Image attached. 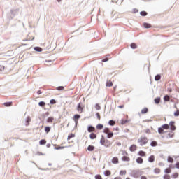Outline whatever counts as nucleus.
<instances>
[{
	"label": "nucleus",
	"instance_id": "nucleus-1",
	"mask_svg": "<svg viewBox=\"0 0 179 179\" xmlns=\"http://www.w3.org/2000/svg\"><path fill=\"white\" fill-rule=\"evenodd\" d=\"M103 134H106L107 135L108 139H111L113 136H114V133L113 131H110V129L108 127H106L103 129Z\"/></svg>",
	"mask_w": 179,
	"mask_h": 179
},
{
	"label": "nucleus",
	"instance_id": "nucleus-37",
	"mask_svg": "<svg viewBox=\"0 0 179 179\" xmlns=\"http://www.w3.org/2000/svg\"><path fill=\"white\" fill-rule=\"evenodd\" d=\"M55 150H59L61 149H65V146H59L58 145L57 147L54 148Z\"/></svg>",
	"mask_w": 179,
	"mask_h": 179
},
{
	"label": "nucleus",
	"instance_id": "nucleus-22",
	"mask_svg": "<svg viewBox=\"0 0 179 179\" xmlns=\"http://www.w3.org/2000/svg\"><path fill=\"white\" fill-rule=\"evenodd\" d=\"M138 156H141L142 157L146 156V152H145V151H139L138 153Z\"/></svg>",
	"mask_w": 179,
	"mask_h": 179
},
{
	"label": "nucleus",
	"instance_id": "nucleus-60",
	"mask_svg": "<svg viewBox=\"0 0 179 179\" xmlns=\"http://www.w3.org/2000/svg\"><path fill=\"white\" fill-rule=\"evenodd\" d=\"M37 153L39 156H44V154L43 152H38Z\"/></svg>",
	"mask_w": 179,
	"mask_h": 179
},
{
	"label": "nucleus",
	"instance_id": "nucleus-31",
	"mask_svg": "<svg viewBox=\"0 0 179 179\" xmlns=\"http://www.w3.org/2000/svg\"><path fill=\"white\" fill-rule=\"evenodd\" d=\"M87 150H88L89 152H93V150H94V146H93V145H89V146L87 147Z\"/></svg>",
	"mask_w": 179,
	"mask_h": 179
},
{
	"label": "nucleus",
	"instance_id": "nucleus-14",
	"mask_svg": "<svg viewBox=\"0 0 179 179\" xmlns=\"http://www.w3.org/2000/svg\"><path fill=\"white\" fill-rule=\"evenodd\" d=\"M171 97V96H170V95H168V94L165 95L164 96V101H165V102L170 101V98Z\"/></svg>",
	"mask_w": 179,
	"mask_h": 179
},
{
	"label": "nucleus",
	"instance_id": "nucleus-21",
	"mask_svg": "<svg viewBox=\"0 0 179 179\" xmlns=\"http://www.w3.org/2000/svg\"><path fill=\"white\" fill-rule=\"evenodd\" d=\"M18 13H19V9L11 10V15H13V16H15Z\"/></svg>",
	"mask_w": 179,
	"mask_h": 179
},
{
	"label": "nucleus",
	"instance_id": "nucleus-9",
	"mask_svg": "<svg viewBox=\"0 0 179 179\" xmlns=\"http://www.w3.org/2000/svg\"><path fill=\"white\" fill-rule=\"evenodd\" d=\"M136 163H138V164H142V163H143V159L141 157H138L136 159Z\"/></svg>",
	"mask_w": 179,
	"mask_h": 179
},
{
	"label": "nucleus",
	"instance_id": "nucleus-49",
	"mask_svg": "<svg viewBox=\"0 0 179 179\" xmlns=\"http://www.w3.org/2000/svg\"><path fill=\"white\" fill-rule=\"evenodd\" d=\"M71 138H75V134H71L70 135L68 136L67 139L69 140L71 139Z\"/></svg>",
	"mask_w": 179,
	"mask_h": 179
},
{
	"label": "nucleus",
	"instance_id": "nucleus-29",
	"mask_svg": "<svg viewBox=\"0 0 179 179\" xmlns=\"http://www.w3.org/2000/svg\"><path fill=\"white\" fill-rule=\"evenodd\" d=\"M104 176L108 177V176H111V171L110 170H106L104 171Z\"/></svg>",
	"mask_w": 179,
	"mask_h": 179
},
{
	"label": "nucleus",
	"instance_id": "nucleus-62",
	"mask_svg": "<svg viewBox=\"0 0 179 179\" xmlns=\"http://www.w3.org/2000/svg\"><path fill=\"white\" fill-rule=\"evenodd\" d=\"M46 148H51V144L50 143H48L46 145Z\"/></svg>",
	"mask_w": 179,
	"mask_h": 179
},
{
	"label": "nucleus",
	"instance_id": "nucleus-52",
	"mask_svg": "<svg viewBox=\"0 0 179 179\" xmlns=\"http://www.w3.org/2000/svg\"><path fill=\"white\" fill-rule=\"evenodd\" d=\"M5 70V66L0 65V72H2V71Z\"/></svg>",
	"mask_w": 179,
	"mask_h": 179
},
{
	"label": "nucleus",
	"instance_id": "nucleus-45",
	"mask_svg": "<svg viewBox=\"0 0 179 179\" xmlns=\"http://www.w3.org/2000/svg\"><path fill=\"white\" fill-rule=\"evenodd\" d=\"M52 121H54V117H50L47 120V122H52Z\"/></svg>",
	"mask_w": 179,
	"mask_h": 179
},
{
	"label": "nucleus",
	"instance_id": "nucleus-55",
	"mask_svg": "<svg viewBox=\"0 0 179 179\" xmlns=\"http://www.w3.org/2000/svg\"><path fill=\"white\" fill-rule=\"evenodd\" d=\"M107 61H108V57H105L102 59V62H107Z\"/></svg>",
	"mask_w": 179,
	"mask_h": 179
},
{
	"label": "nucleus",
	"instance_id": "nucleus-30",
	"mask_svg": "<svg viewBox=\"0 0 179 179\" xmlns=\"http://www.w3.org/2000/svg\"><path fill=\"white\" fill-rule=\"evenodd\" d=\"M108 125H110V127H114L115 125V122L113 120H109Z\"/></svg>",
	"mask_w": 179,
	"mask_h": 179
},
{
	"label": "nucleus",
	"instance_id": "nucleus-63",
	"mask_svg": "<svg viewBox=\"0 0 179 179\" xmlns=\"http://www.w3.org/2000/svg\"><path fill=\"white\" fill-rule=\"evenodd\" d=\"M41 90H38V91H37V94H41Z\"/></svg>",
	"mask_w": 179,
	"mask_h": 179
},
{
	"label": "nucleus",
	"instance_id": "nucleus-51",
	"mask_svg": "<svg viewBox=\"0 0 179 179\" xmlns=\"http://www.w3.org/2000/svg\"><path fill=\"white\" fill-rule=\"evenodd\" d=\"M57 101H55V99H51L50 101V104H56Z\"/></svg>",
	"mask_w": 179,
	"mask_h": 179
},
{
	"label": "nucleus",
	"instance_id": "nucleus-17",
	"mask_svg": "<svg viewBox=\"0 0 179 179\" xmlns=\"http://www.w3.org/2000/svg\"><path fill=\"white\" fill-rule=\"evenodd\" d=\"M158 133H159L160 134H166V131H164V129L161 127L158 128Z\"/></svg>",
	"mask_w": 179,
	"mask_h": 179
},
{
	"label": "nucleus",
	"instance_id": "nucleus-41",
	"mask_svg": "<svg viewBox=\"0 0 179 179\" xmlns=\"http://www.w3.org/2000/svg\"><path fill=\"white\" fill-rule=\"evenodd\" d=\"M154 173H155V174H159V173H160V169H159V168H155V169H154Z\"/></svg>",
	"mask_w": 179,
	"mask_h": 179
},
{
	"label": "nucleus",
	"instance_id": "nucleus-43",
	"mask_svg": "<svg viewBox=\"0 0 179 179\" xmlns=\"http://www.w3.org/2000/svg\"><path fill=\"white\" fill-rule=\"evenodd\" d=\"M127 174V171L122 170L120 171V176H125Z\"/></svg>",
	"mask_w": 179,
	"mask_h": 179
},
{
	"label": "nucleus",
	"instance_id": "nucleus-11",
	"mask_svg": "<svg viewBox=\"0 0 179 179\" xmlns=\"http://www.w3.org/2000/svg\"><path fill=\"white\" fill-rule=\"evenodd\" d=\"M31 121V118H30V116H28L25 120V125L27 127L30 124V122Z\"/></svg>",
	"mask_w": 179,
	"mask_h": 179
},
{
	"label": "nucleus",
	"instance_id": "nucleus-42",
	"mask_svg": "<svg viewBox=\"0 0 179 179\" xmlns=\"http://www.w3.org/2000/svg\"><path fill=\"white\" fill-rule=\"evenodd\" d=\"M140 15L141 16H147L148 15V13L146 11H141L140 12Z\"/></svg>",
	"mask_w": 179,
	"mask_h": 179
},
{
	"label": "nucleus",
	"instance_id": "nucleus-20",
	"mask_svg": "<svg viewBox=\"0 0 179 179\" xmlns=\"http://www.w3.org/2000/svg\"><path fill=\"white\" fill-rule=\"evenodd\" d=\"M149 113V109L148 108H144L141 110V114H148Z\"/></svg>",
	"mask_w": 179,
	"mask_h": 179
},
{
	"label": "nucleus",
	"instance_id": "nucleus-8",
	"mask_svg": "<svg viewBox=\"0 0 179 179\" xmlns=\"http://www.w3.org/2000/svg\"><path fill=\"white\" fill-rule=\"evenodd\" d=\"M106 142H108V140H106V138H104V136H101V140H100V143L101 145H106Z\"/></svg>",
	"mask_w": 179,
	"mask_h": 179
},
{
	"label": "nucleus",
	"instance_id": "nucleus-46",
	"mask_svg": "<svg viewBox=\"0 0 179 179\" xmlns=\"http://www.w3.org/2000/svg\"><path fill=\"white\" fill-rule=\"evenodd\" d=\"M95 108L96 110H101V107L100 106V105L99 103H96L95 105Z\"/></svg>",
	"mask_w": 179,
	"mask_h": 179
},
{
	"label": "nucleus",
	"instance_id": "nucleus-59",
	"mask_svg": "<svg viewBox=\"0 0 179 179\" xmlns=\"http://www.w3.org/2000/svg\"><path fill=\"white\" fill-rule=\"evenodd\" d=\"M133 13H138V9L134 8L133 9Z\"/></svg>",
	"mask_w": 179,
	"mask_h": 179
},
{
	"label": "nucleus",
	"instance_id": "nucleus-24",
	"mask_svg": "<svg viewBox=\"0 0 179 179\" xmlns=\"http://www.w3.org/2000/svg\"><path fill=\"white\" fill-rule=\"evenodd\" d=\"M90 139H96L97 138V135L94 133H91L90 135Z\"/></svg>",
	"mask_w": 179,
	"mask_h": 179
},
{
	"label": "nucleus",
	"instance_id": "nucleus-18",
	"mask_svg": "<svg viewBox=\"0 0 179 179\" xmlns=\"http://www.w3.org/2000/svg\"><path fill=\"white\" fill-rule=\"evenodd\" d=\"M148 162L150 163H153V162H155V155L150 156L148 158Z\"/></svg>",
	"mask_w": 179,
	"mask_h": 179
},
{
	"label": "nucleus",
	"instance_id": "nucleus-2",
	"mask_svg": "<svg viewBox=\"0 0 179 179\" xmlns=\"http://www.w3.org/2000/svg\"><path fill=\"white\" fill-rule=\"evenodd\" d=\"M138 143H141V146H143V145H146L148 143V138L146 136H141L138 139Z\"/></svg>",
	"mask_w": 179,
	"mask_h": 179
},
{
	"label": "nucleus",
	"instance_id": "nucleus-36",
	"mask_svg": "<svg viewBox=\"0 0 179 179\" xmlns=\"http://www.w3.org/2000/svg\"><path fill=\"white\" fill-rule=\"evenodd\" d=\"M50 131H51V127H48V126H47V127H45V132L46 134L50 133Z\"/></svg>",
	"mask_w": 179,
	"mask_h": 179
},
{
	"label": "nucleus",
	"instance_id": "nucleus-3",
	"mask_svg": "<svg viewBox=\"0 0 179 179\" xmlns=\"http://www.w3.org/2000/svg\"><path fill=\"white\" fill-rule=\"evenodd\" d=\"M141 174V171L139 170H134L131 172V176L132 177H134V178H139Z\"/></svg>",
	"mask_w": 179,
	"mask_h": 179
},
{
	"label": "nucleus",
	"instance_id": "nucleus-7",
	"mask_svg": "<svg viewBox=\"0 0 179 179\" xmlns=\"http://www.w3.org/2000/svg\"><path fill=\"white\" fill-rule=\"evenodd\" d=\"M87 131H88V132L92 134V132H94V131H96V127H94L92 125H89L87 127Z\"/></svg>",
	"mask_w": 179,
	"mask_h": 179
},
{
	"label": "nucleus",
	"instance_id": "nucleus-5",
	"mask_svg": "<svg viewBox=\"0 0 179 179\" xmlns=\"http://www.w3.org/2000/svg\"><path fill=\"white\" fill-rule=\"evenodd\" d=\"M174 124H176V122L174 121H171L169 122V129L171 131H176V125H174Z\"/></svg>",
	"mask_w": 179,
	"mask_h": 179
},
{
	"label": "nucleus",
	"instance_id": "nucleus-28",
	"mask_svg": "<svg viewBox=\"0 0 179 179\" xmlns=\"http://www.w3.org/2000/svg\"><path fill=\"white\" fill-rule=\"evenodd\" d=\"M150 146H152V148H155V146H157V141H152L150 143Z\"/></svg>",
	"mask_w": 179,
	"mask_h": 179
},
{
	"label": "nucleus",
	"instance_id": "nucleus-10",
	"mask_svg": "<svg viewBox=\"0 0 179 179\" xmlns=\"http://www.w3.org/2000/svg\"><path fill=\"white\" fill-rule=\"evenodd\" d=\"M164 173L166 174H170V173H171V165H169V168H166L165 170H164Z\"/></svg>",
	"mask_w": 179,
	"mask_h": 179
},
{
	"label": "nucleus",
	"instance_id": "nucleus-57",
	"mask_svg": "<svg viewBox=\"0 0 179 179\" xmlns=\"http://www.w3.org/2000/svg\"><path fill=\"white\" fill-rule=\"evenodd\" d=\"M145 134H150V129H146L145 130Z\"/></svg>",
	"mask_w": 179,
	"mask_h": 179
},
{
	"label": "nucleus",
	"instance_id": "nucleus-27",
	"mask_svg": "<svg viewBox=\"0 0 179 179\" xmlns=\"http://www.w3.org/2000/svg\"><path fill=\"white\" fill-rule=\"evenodd\" d=\"M168 163H173L174 162V159L171 157V156H169L167 159Z\"/></svg>",
	"mask_w": 179,
	"mask_h": 179
},
{
	"label": "nucleus",
	"instance_id": "nucleus-33",
	"mask_svg": "<svg viewBox=\"0 0 179 179\" xmlns=\"http://www.w3.org/2000/svg\"><path fill=\"white\" fill-rule=\"evenodd\" d=\"M161 127L163 128L164 129H169V124H164L162 125Z\"/></svg>",
	"mask_w": 179,
	"mask_h": 179
},
{
	"label": "nucleus",
	"instance_id": "nucleus-23",
	"mask_svg": "<svg viewBox=\"0 0 179 179\" xmlns=\"http://www.w3.org/2000/svg\"><path fill=\"white\" fill-rule=\"evenodd\" d=\"M160 79H162V76H160V74H157L155 76V80L156 82H158V80H160Z\"/></svg>",
	"mask_w": 179,
	"mask_h": 179
},
{
	"label": "nucleus",
	"instance_id": "nucleus-64",
	"mask_svg": "<svg viewBox=\"0 0 179 179\" xmlns=\"http://www.w3.org/2000/svg\"><path fill=\"white\" fill-rule=\"evenodd\" d=\"M114 179H122L121 177H115Z\"/></svg>",
	"mask_w": 179,
	"mask_h": 179
},
{
	"label": "nucleus",
	"instance_id": "nucleus-13",
	"mask_svg": "<svg viewBox=\"0 0 179 179\" xmlns=\"http://www.w3.org/2000/svg\"><path fill=\"white\" fill-rule=\"evenodd\" d=\"M143 25L145 27V29H150V27H152V25L148 22H144Z\"/></svg>",
	"mask_w": 179,
	"mask_h": 179
},
{
	"label": "nucleus",
	"instance_id": "nucleus-38",
	"mask_svg": "<svg viewBox=\"0 0 179 179\" xmlns=\"http://www.w3.org/2000/svg\"><path fill=\"white\" fill-rule=\"evenodd\" d=\"M106 86H107V87H111V86H113V82L107 81Z\"/></svg>",
	"mask_w": 179,
	"mask_h": 179
},
{
	"label": "nucleus",
	"instance_id": "nucleus-56",
	"mask_svg": "<svg viewBox=\"0 0 179 179\" xmlns=\"http://www.w3.org/2000/svg\"><path fill=\"white\" fill-rule=\"evenodd\" d=\"M96 117H97V118H98L99 120H101V117L100 116V113H96Z\"/></svg>",
	"mask_w": 179,
	"mask_h": 179
},
{
	"label": "nucleus",
	"instance_id": "nucleus-6",
	"mask_svg": "<svg viewBox=\"0 0 179 179\" xmlns=\"http://www.w3.org/2000/svg\"><path fill=\"white\" fill-rule=\"evenodd\" d=\"M77 110H78L80 113L83 112V104H82L81 102H80L77 106Z\"/></svg>",
	"mask_w": 179,
	"mask_h": 179
},
{
	"label": "nucleus",
	"instance_id": "nucleus-35",
	"mask_svg": "<svg viewBox=\"0 0 179 179\" xmlns=\"http://www.w3.org/2000/svg\"><path fill=\"white\" fill-rule=\"evenodd\" d=\"M80 118V115H79V114H76L73 116V120H77L78 121V120H79Z\"/></svg>",
	"mask_w": 179,
	"mask_h": 179
},
{
	"label": "nucleus",
	"instance_id": "nucleus-4",
	"mask_svg": "<svg viewBox=\"0 0 179 179\" xmlns=\"http://www.w3.org/2000/svg\"><path fill=\"white\" fill-rule=\"evenodd\" d=\"M122 155L123 157H122V162H129L130 159L127 156H125V155H128V153L125 151H122Z\"/></svg>",
	"mask_w": 179,
	"mask_h": 179
},
{
	"label": "nucleus",
	"instance_id": "nucleus-54",
	"mask_svg": "<svg viewBox=\"0 0 179 179\" xmlns=\"http://www.w3.org/2000/svg\"><path fill=\"white\" fill-rule=\"evenodd\" d=\"M163 178H164V179H170V175H164V176H163Z\"/></svg>",
	"mask_w": 179,
	"mask_h": 179
},
{
	"label": "nucleus",
	"instance_id": "nucleus-58",
	"mask_svg": "<svg viewBox=\"0 0 179 179\" xmlns=\"http://www.w3.org/2000/svg\"><path fill=\"white\" fill-rule=\"evenodd\" d=\"M175 166H176V169H179V162H176Z\"/></svg>",
	"mask_w": 179,
	"mask_h": 179
},
{
	"label": "nucleus",
	"instance_id": "nucleus-39",
	"mask_svg": "<svg viewBox=\"0 0 179 179\" xmlns=\"http://www.w3.org/2000/svg\"><path fill=\"white\" fill-rule=\"evenodd\" d=\"M4 106L5 107H10V106H12V102H5Z\"/></svg>",
	"mask_w": 179,
	"mask_h": 179
},
{
	"label": "nucleus",
	"instance_id": "nucleus-26",
	"mask_svg": "<svg viewBox=\"0 0 179 179\" xmlns=\"http://www.w3.org/2000/svg\"><path fill=\"white\" fill-rule=\"evenodd\" d=\"M104 128V126L102 124H98L96 125V129H99V131L103 129Z\"/></svg>",
	"mask_w": 179,
	"mask_h": 179
},
{
	"label": "nucleus",
	"instance_id": "nucleus-48",
	"mask_svg": "<svg viewBox=\"0 0 179 179\" xmlns=\"http://www.w3.org/2000/svg\"><path fill=\"white\" fill-rule=\"evenodd\" d=\"M56 89H57V90L61 91V90H64V86H59V87H57Z\"/></svg>",
	"mask_w": 179,
	"mask_h": 179
},
{
	"label": "nucleus",
	"instance_id": "nucleus-15",
	"mask_svg": "<svg viewBox=\"0 0 179 179\" xmlns=\"http://www.w3.org/2000/svg\"><path fill=\"white\" fill-rule=\"evenodd\" d=\"M129 149H130V152H135V150H136V145H134V144L131 145Z\"/></svg>",
	"mask_w": 179,
	"mask_h": 179
},
{
	"label": "nucleus",
	"instance_id": "nucleus-19",
	"mask_svg": "<svg viewBox=\"0 0 179 179\" xmlns=\"http://www.w3.org/2000/svg\"><path fill=\"white\" fill-rule=\"evenodd\" d=\"M34 51H36L37 52H41L43 51V48L40 47H34Z\"/></svg>",
	"mask_w": 179,
	"mask_h": 179
},
{
	"label": "nucleus",
	"instance_id": "nucleus-25",
	"mask_svg": "<svg viewBox=\"0 0 179 179\" xmlns=\"http://www.w3.org/2000/svg\"><path fill=\"white\" fill-rule=\"evenodd\" d=\"M130 47L131 48H132V50H136V48H138V46L136 45V43H131Z\"/></svg>",
	"mask_w": 179,
	"mask_h": 179
},
{
	"label": "nucleus",
	"instance_id": "nucleus-61",
	"mask_svg": "<svg viewBox=\"0 0 179 179\" xmlns=\"http://www.w3.org/2000/svg\"><path fill=\"white\" fill-rule=\"evenodd\" d=\"M141 179H148V178H146V176H143L141 177Z\"/></svg>",
	"mask_w": 179,
	"mask_h": 179
},
{
	"label": "nucleus",
	"instance_id": "nucleus-50",
	"mask_svg": "<svg viewBox=\"0 0 179 179\" xmlns=\"http://www.w3.org/2000/svg\"><path fill=\"white\" fill-rule=\"evenodd\" d=\"M174 117H179V110L174 112L173 113Z\"/></svg>",
	"mask_w": 179,
	"mask_h": 179
},
{
	"label": "nucleus",
	"instance_id": "nucleus-16",
	"mask_svg": "<svg viewBox=\"0 0 179 179\" xmlns=\"http://www.w3.org/2000/svg\"><path fill=\"white\" fill-rule=\"evenodd\" d=\"M112 163H113V164H118V157H114L112 159Z\"/></svg>",
	"mask_w": 179,
	"mask_h": 179
},
{
	"label": "nucleus",
	"instance_id": "nucleus-32",
	"mask_svg": "<svg viewBox=\"0 0 179 179\" xmlns=\"http://www.w3.org/2000/svg\"><path fill=\"white\" fill-rule=\"evenodd\" d=\"M45 143H47V141L45 139H41L40 141H39V145H45Z\"/></svg>",
	"mask_w": 179,
	"mask_h": 179
},
{
	"label": "nucleus",
	"instance_id": "nucleus-12",
	"mask_svg": "<svg viewBox=\"0 0 179 179\" xmlns=\"http://www.w3.org/2000/svg\"><path fill=\"white\" fill-rule=\"evenodd\" d=\"M167 134V138H173L174 133L173 131H166Z\"/></svg>",
	"mask_w": 179,
	"mask_h": 179
},
{
	"label": "nucleus",
	"instance_id": "nucleus-47",
	"mask_svg": "<svg viewBox=\"0 0 179 179\" xmlns=\"http://www.w3.org/2000/svg\"><path fill=\"white\" fill-rule=\"evenodd\" d=\"M127 122H128V120H121L122 125H125V124H127Z\"/></svg>",
	"mask_w": 179,
	"mask_h": 179
},
{
	"label": "nucleus",
	"instance_id": "nucleus-34",
	"mask_svg": "<svg viewBox=\"0 0 179 179\" xmlns=\"http://www.w3.org/2000/svg\"><path fill=\"white\" fill-rule=\"evenodd\" d=\"M154 101L155 104H159L160 103V97H157L154 99Z\"/></svg>",
	"mask_w": 179,
	"mask_h": 179
},
{
	"label": "nucleus",
	"instance_id": "nucleus-40",
	"mask_svg": "<svg viewBox=\"0 0 179 179\" xmlns=\"http://www.w3.org/2000/svg\"><path fill=\"white\" fill-rule=\"evenodd\" d=\"M44 106H45V102H44V101H40V102L38 103V106H39V107H44Z\"/></svg>",
	"mask_w": 179,
	"mask_h": 179
},
{
	"label": "nucleus",
	"instance_id": "nucleus-44",
	"mask_svg": "<svg viewBox=\"0 0 179 179\" xmlns=\"http://www.w3.org/2000/svg\"><path fill=\"white\" fill-rule=\"evenodd\" d=\"M172 178H177L178 177V173H174L171 176Z\"/></svg>",
	"mask_w": 179,
	"mask_h": 179
},
{
	"label": "nucleus",
	"instance_id": "nucleus-53",
	"mask_svg": "<svg viewBox=\"0 0 179 179\" xmlns=\"http://www.w3.org/2000/svg\"><path fill=\"white\" fill-rule=\"evenodd\" d=\"M95 179H103L101 175H96L95 176Z\"/></svg>",
	"mask_w": 179,
	"mask_h": 179
}]
</instances>
